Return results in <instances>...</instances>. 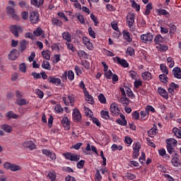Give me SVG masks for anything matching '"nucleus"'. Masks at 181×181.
<instances>
[{"mask_svg":"<svg viewBox=\"0 0 181 181\" xmlns=\"http://www.w3.org/2000/svg\"><path fill=\"white\" fill-rule=\"evenodd\" d=\"M134 151H136L139 152V149H141V143L137 142L134 144V146L133 147Z\"/></svg>","mask_w":181,"mask_h":181,"instance_id":"obj_63","label":"nucleus"},{"mask_svg":"<svg viewBox=\"0 0 181 181\" xmlns=\"http://www.w3.org/2000/svg\"><path fill=\"white\" fill-rule=\"evenodd\" d=\"M24 148H28L30 151L36 149V145L32 141H27L23 143Z\"/></svg>","mask_w":181,"mask_h":181,"instance_id":"obj_12","label":"nucleus"},{"mask_svg":"<svg viewBox=\"0 0 181 181\" xmlns=\"http://www.w3.org/2000/svg\"><path fill=\"white\" fill-rule=\"evenodd\" d=\"M112 71H111V70L107 71L105 73V76L106 77V78H107L108 80H111V78H112Z\"/></svg>","mask_w":181,"mask_h":181,"instance_id":"obj_51","label":"nucleus"},{"mask_svg":"<svg viewBox=\"0 0 181 181\" xmlns=\"http://www.w3.org/2000/svg\"><path fill=\"white\" fill-rule=\"evenodd\" d=\"M6 12L8 15H10L13 19L15 21H19V16L18 14H16V12L15 11V8H12L11 6L6 7Z\"/></svg>","mask_w":181,"mask_h":181,"instance_id":"obj_3","label":"nucleus"},{"mask_svg":"<svg viewBox=\"0 0 181 181\" xmlns=\"http://www.w3.org/2000/svg\"><path fill=\"white\" fill-rule=\"evenodd\" d=\"M63 39L66 40L67 42H71V34L69 32H64L62 33Z\"/></svg>","mask_w":181,"mask_h":181,"instance_id":"obj_26","label":"nucleus"},{"mask_svg":"<svg viewBox=\"0 0 181 181\" xmlns=\"http://www.w3.org/2000/svg\"><path fill=\"white\" fill-rule=\"evenodd\" d=\"M116 122L117 124H119V125H123L124 127L127 126V120H124V119H117L116 120Z\"/></svg>","mask_w":181,"mask_h":181,"instance_id":"obj_56","label":"nucleus"},{"mask_svg":"<svg viewBox=\"0 0 181 181\" xmlns=\"http://www.w3.org/2000/svg\"><path fill=\"white\" fill-rule=\"evenodd\" d=\"M110 112L115 115H119V108L118 107V105L112 103L110 105Z\"/></svg>","mask_w":181,"mask_h":181,"instance_id":"obj_11","label":"nucleus"},{"mask_svg":"<svg viewBox=\"0 0 181 181\" xmlns=\"http://www.w3.org/2000/svg\"><path fill=\"white\" fill-rule=\"evenodd\" d=\"M85 94L86 101H88L89 104H93V102L94 101L93 99V96L88 94V91H86V93L85 92Z\"/></svg>","mask_w":181,"mask_h":181,"instance_id":"obj_38","label":"nucleus"},{"mask_svg":"<svg viewBox=\"0 0 181 181\" xmlns=\"http://www.w3.org/2000/svg\"><path fill=\"white\" fill-rule=\"evenodd\" d=\"M29 19L31 23H37L40 19L39 18V13L33 11L30 13Z\"/></svg>","mask_w":181,"mask_h":181,"instance_id":"obj_4","label":"nucleus"},{"mask_svg":"<svg viewBox=\"0 0 181 181\" xmlns=\"http://www.w3.org/2000/svg\"><path fill=\"white\" fill-rule=\"evenodd\" d=\"M167 151L170 155H172V153H175V146H170V144L167 145Z\"/></svg>","mask_w":181,"mask_h":181,"instance_id":"obj_47","label":"nucleus"},{"mask_svg":"<svg viewBox=\"0 0 181 181\" xmlns=\"http://www.w3.org/2000/svg\"><path fill=\"white\" fill-rule=\"evenodd\" d=\"M129 74L133 80H136V72H135L134 71H130L129 72Z\"/></svg>","mask_w":181,"mask_h":181,"instance_id":"obj_62","label":"nucleus"},{"mask_svg":"<svg viewBox=\"0 0 181 181\" xmlns=\"http://www.w3.org/2000/svg\"><path fill=\"white\" fill-rule=\"evenodd\" d=\"M75 16L81 23H83V24L86 23V21L84 20V16H83V15L80 13H76Z\"/></svg>","mask_w":181,"mask_h":181,"instance_id":"obj_37","label":"nucleus"},{"mask_svg":"<svg viewBox=\"0 0 181 181\" xmlns=\"http://www.w3.org/2000/svg\"><path fill=\"white\" fill-rule=\"evenodd\" d=\"M62 77H64L65 80H67L68 77L70 81H73V80H74V72H73L71 70L69 71L68 73L66 71L62 74Z\"/></svg>","mask_w":181,"mask_h":181,"instance_id":"obj_10","label":"nucleus"},{"mask_svg":"<svg viewBox=\"0 0 181 181\" xmlns=\"http://www.w3.org/2000/svg\"><path fill=\"white\" fill-rule=\"evenodd\" d=\"M167 145H170L171 146H176L177 145V140L175 139H168L166 140Z\"/></svg>","mask_w":181,"mask_h":181,"instance_id":"obj_25","label":"nucleus"},{"mask_svg":"<svg viewBox=\"0 0 181 181\" xmlns=\"http://www.w3.org/2000/svg\"><path fill=\"white\" fill-rule=\"evenodd\" d=\"M72 117L76 122L81 121V114L80 113V110L77 108L73 110Z\"/></svg>","mask_w":181,"mask_h":181,"instance_id":"obj_7","label":"nucleus"},{"mask_svg":"<svg viewBox=\"0 0 181 181\" xmlns=\"http://www.w3.org/2000/svg\"><path fill=\"white\" fill-rule=\"evenodd\" d=\"M171 163L175 166V168H177L180 166V160L179 159V155L176 153L173 155V158L171 160Z\"/></svg>","mask_w":181,"mask_h":181,"instance_id":"obj_8","label":"nucleus"},{"mask_svg":"<svg viewBox=\"0 0 181 181\" xmlns=\"http://www.w3.org/2000/svg\"><path fill=\"white\" fill-rule=\"evenodd\" d=\"M173 132L174 133V134L175 135V136L177 138H179L180 139H181V133H180V130L176 127H174L173 129Z\"/></svg>","mask_w":181,"mask_h":181,"instance_id":"obj_40","label":"nucleus"},{"mask_svg":"<svg viewBox=\"0 0 181 181\" xmlns=\"http://www.w3.org/2000/svg\"><path fill=\"white\" fill-rule=\"evenodd\" d=\"M98 100L101 104H107V98H105L104 94L100 93L98 95Z\"/></svg>","mask_w":181,"mask_h":181,"instance_id":"obj_30","label":"nucleus"},{"mask_svg":"<svg viewBox=\"0 0 181 181\" xmlns=\"http://www.w3.org/2000/svg\"><path fill=\"white\" fill-rule=\"evenodd\" d=\"M42 69H45V70H50L52 66H50V62L47 61H44L42 64Z\"/></svg>","mask_w":181,"mask_h":181,"instance_id":"obj_34","label":"nucleus"},{"mask_svg":"<svg viewBox=\"0 0 181 181\" xmlns=\"http://www.w3.org/2000/svg\"><path fill=\"white\" fill-rule=\"evenodd\" d=\"M63 102L64 103L65 105H69V104H73L74 103V97L71 95H69L67 98H63Z\"/></svg>","mask_w":181,"mask_h":181,"instance_id":"obj_18","label":"nucleus"},{"mask_svg":"<svg viewBox=\"0 0 181 181\" xmlns=\"http://www.w3.org/2000/svg\"><path fill=\"white\" fill-rule=\"evenodd\" d=\"M26 46H28V41L26 40H23L20 42V47H18L20 52H23L25 50Z\"/></svg>","mask_w":181,"mask_h":181,"instance_id":"obj_23","label":"nucleus"},{"mask_svg":"<svg viewBox=\"0 0 181 181\" xmlns=\"http://www.w3.org/2000/svg\"><path fill=\"white\" fill-rule=\"evenodd\" d=\"M49 83H52V84H54L55 86H60L62 83V80L59 78H54L53 76H49L48 78Z\"/></svg>","mask_w":181,"mask_h":181,"instance_id":"obj_14","label":"nucleus"},{"mask_svg":"<svg viewBox=\"0 0 181 181\" xmlns=\"http://www.w3.org/2000/svg\"><path fill=\"white\" fill-rule=\"evenodd\" d=\"M35 36H42L43 33V30L40 28H37L35 31L33 32Z\"/></svg>","mask_w":181,"mask_h":181,"instance_id":"obj_50","label":"nucleus"},{"mask_svg":"<svg viewBox=\"0 0 181 181\" xmlns=\"http://www.w3.org/2000/svg\"><path fill=\"white\" fill-rule=\"evenodd\" d=\"M139 161L141 165H144V163H145V153H141V156L139 157Z\"/></svg>","mask_w":181,"mask_h":181,"instance_id":"obj_60","label":"nucleus"},{"mask_svg":"<svg viewBox=\"0 0 181 181\" xmlns=\"http://www.w3.org/2000/svg\"><path fill=\"white\" fill-rule=\"evenodd\" d=\"M10 32L16 37H19V33H22L23 30H22V27L18 25H12L9 28Z\"/></svg>","mask_w":181,"mask_h":181,"instance_id":"obj_1","label":"nucleus"},{"mask_svg":"<svg viewBox=\"0 0 181 181\" xmlns=\"http://www.w3.org/2000/svg\"><path fill=\"white\" fill-rule=\"evenodd\" d=\"M127 53H128L129 56H134V54H135V50L134 48H132V47H129L127 48Z\"/></svg>","mask_w":181,"mask_h":181,"instance_id":"obj_54","label":"nucleus"},{"mask_svg":"<svg viewBox=\"0 0 181 181\" xmlns=\"http://www.w3.org/2000/svg\"><path fill=\"white\" fill-rule=\"evenodd\" d=\"M123 37L125 40L131 43L132 42V38L131 37V34L127 30H123Z\"/></svg>","mask_w":181,"mask_h":181,"instance_id":"obj_22","label":"nucleus"},{"mask_svg":"<svg viewBox=\"0 0 181 181\" xmlns=\"http://www.w3.org/2000/svg\"><path fill=\"white\" fill-rule=\"evenodd\" d=\"M141 77L143 80H147L148 81H149V80L152 78V74H151V73L148 71H146L141 74Z\"/></svg>","mask_w":181,"mask_h":181,"instance_id":"obj_27","label":"nucleus"},{"mask_svg":"<svg viewBox=\"0 0 181 181\" xmlns=\"http://www.w3.org/2000/svg\"><path fill=\"white\" fill-rule=\"evenodd\" d=\"M163 40V38L162 37V35H157L156 37L154 38V42L156 45H160L162 43V41Z\"/></svg>","mask_w":181,"mask_h":181,"instance_id":"obj_31","label":"nucleus"},{"mask_svg":"<svg viewBox=\"0 0 181 181\" xmlns=\"http://www.w3.org/2000/svg\"><path fill=\"white\" fill-rule=\"evenodd\" d=\"M1 129L7 134H11L13 131V127L8 124H5L1 126Z\"/></svg>","mask_w":181,"mask_h":181,"instance_id":"obj_15","label":"nucleus"},{"mask_svg":"<svg viewBox=\"0 0 181 181\" xmlns=\"http://www.w3.org/2000/svg\"><path fill=\"white\" fill-rule=\"evenodd\" d=\"M19 56V52H18V49H14L10 52V54L8 55L9 59L11 60H15Z\"/></svg>","mask_w":181,"mask_h":181,"instance_id":"obj_19","label":"nucleus"},{"mask_svg":"<svg viewBox=\"0 0 181 181\" xmlns=\"http://www.w3.org/2000/svg\"><path fill=\"white\" fill-rule=\"evenodd\" d=\"M160 69L161 71L163 73H164V74H166V75L169 74V69L165 64H161L160 65Z\"/></svg>","mask_w":181,"mask_h":181,"instance_id":"obj_32","label":"nucleus"},{"mask_svg":"<svg viewBox=\"0 0 181 181\" xmlns=\"http://www.w3.org/2000/svg\"><path fill=\"white\" fill-rule=\"evenodd\" d=\"M42 55L45 58L46 60H50V51H42Z\"/></svg>","mask_w":181,"mask_h":181,"instance_id":"obj_44","label":"nucleus"},{"mask_svg":"<svg viewBox=\"0 0 181 181\" xmlns=\"http://www.w3.org/2000/svg\"><path fill=\"white\" fill-rule=\"evenodd\" d=\"M113 60H115V62H117V63L119 64H120V66H122V67H129V64H128V62H127V60L124 59H120L119 57H116L115 58H113Z\"/></svg>","mask_w":181,"mask_h":181,"instance_id":"obj_9","label":"nucleus"},{"mask_svg":"<svg viewBox=\"0 0 181 181\" xmlns=\"http://www.w3.org/2000/svg\"><path fill=\"white\" fill-rule=\"evenodd\" d=\"M52 22L55 26H62L63 22L57 18H52Z\"/></svg>","mask_w":181,"mask_h":181,"instance_id":"obj_35","label":"nucleus"},{"mask_svg":"<svg viewBox=\"0 0 181 181\" xmlns=\"http://www.w3.org/2000/svg\"><path fill=\"white\" fill-rule=\"evenodd\" d=\"M62 124L64 128H66V129H70V122H69V118L67 117H63Z\"/></svg>","mask_w":181,"mask_h":181,"instance_id":"obj_21","label":"nucleus"},{"mask_svg":"<svg viewBox=\"0 0 181 181\" xmlns=\"http://www.w3.org/2000/svg\"><path fill=\"white\" fill-rule=\"evenodd\" d=\"M124 177H127L129 180H134L136 179V176L131 173H126L124 174Z\"/></svg>","mask_w":181,"mask_h":181,"instance_id":"obj_39","label":"nucleus"},{"mask_svg":"<svg viewBox=\"0 0 181 181\" xmlns=\"http://www.w3.org/2000/svg\"><path fill=\"white\" fill-rule=\"evenodd\" d=\"M170 28V35H172L173 33H175L176 32V25L173 23H170L169 25Z\"/></svg>","mask_w":181,"mask_h":181,"instance_id":"obj_49","label":"nucleus"},{"mask_svg":"<svg viewBox=\"0 0 181 181\" xmlns=\"http://www.w3.org/2000/svg\"><path fill=\"white\" fill-rule=\"evenodd\" d=\"M84 163H86V161L83 160H80L77 163L76 166L78 169H83V167L84 166Z\"/></svg>","mask_w":181,"mask_h":181,"instance_id":"obj_58","label":"nucleus"},{"mask_svg":"<svg viewBox=\"0 0 181 181\" xmlns=\"http://www.w3.org/2000/svg\"><path fill=\"white\" fill-rule=\"evenodd\" d=\"M21 166L16 164L11 163V167L10 168V170H11V172H18V170H21Z\"/></svg>","mask_w":181,"mask_h":181,"instance_id":"obj_42","label":"nucleus"},{"mask_svg":"<svg viewBox=\"0 0 181 181\" xmlns=\"http://www.w3.org/2000/svg\"><path fill=\"white\" fill-rule=\"evenodd\" d=\"M158 15H164L166 18H169V12L165 9L160 8L158 10Z\"/></svg>","mask_w":181,"mask_h":181,"instance_id":"obj_36","label":"nucleus"},{"mask_svg":"<svg viewBox=\"0 0 181 181\" xmlns=\"http://www.w3.org/2000/svg\"><path fill=\"white\" fill-rule=\"evenodd\" d=\"M43 155H45L48 158H50L52 160H56V154L52 153L50 151L47 149L42 150Z\"/></svg>","mask_w":181,"mask_h":181,"instance_id":"obj_13","label":"nucleus"},{"mask_svg":"<svg viewBox=\"0 0 181 181\" xmlns=\"http://www.w3.org/2000/svg\"><path fill=\"white\" fill-rule=\"evenodd\" d=\"M64 155L66 159H69V160H72L74 162H78V160H80V156L77 154H73L71 153H65Z\"/></svg>","mask_w":181,"mask_h":181,"instance_id":"obj_5","label":"nucleus"},{"mask_svg":"<svg viewBox=\"0 0 181 181\" xmlns=\"http://www.w3.org/2000/svg\"><path fill=\"white\" fill-rule=\"evenodd\" d=\"M135 22V14L133 13H129L127 16V23H128V26L129 29L134 26V23Z\"/></svg>","mask_w":181,"mask_h":181,"instance_id":"obj_6","label":"nucleus"},{"mask_svg":"<svg viewBox=\"0 0 181 181\" xmlns=\"http://www.w3.org/2000/svg\"><path fill=\"white\" fill-rule=\"evenodd\" d=\"M149 111H151V112H155L156 110H155V108L153 107H152L151 105H147L146 107V112L148 114V115L149 114Z\"/></svg>","mask_w":181,"mask_h":181,"instance_id":"obj_55","label":"nucleus"},{"mask_svg":"<svg viewBox=\"0 0 181 181\" xmlns=\"http://www.w3.org/2000/svg\"><path fill=\"white\" fill-rule=\"evenodd\" d=\"M55 111L58 113H60V112H63V111H64V110H63V108L62 107V106L60 105H57L55 107Z\"/></svg>","mask_w":181,"mask_h":181,"instance_id":"obj_64","label":"nucleus"},{"mask_svg":"<svg viewBox=\"0 0 181 181\" xmlns=\"http://www.w3.org/2000/svg\"><path fill=\"white\" fill-rule=\"evenodd\" d=\"M6 117L11 119V118H13V119H18V116L16 114H14L13 112L9 111L6 113Z\"/></svg>","mask_w":181,"mask_h":181,"instance_id":"obj_29","label":"nucleus"},{"mask_svg":"<svg viewBox=\"0 0 181 181\" xmlns=\"http://www.w3.org/2000/svg\"><path fill=\"white\" fill-rule=\"evenodd\" d=\"M88 33L91 36V37H93V39H95V33L91 27L88 28Z\"/></svg>","mask_w":181,"mask_h":181,"instance_id":"obj_61","label":"nucleus"},{"mask_svg":"<svg viewBox=\"0 0 181 181\" xmlns=\"http://www.w3.org/2000/svg\"><path fill=\"white\" fill-rule=\"evenodd\" d=\"M20 71L22 73H26V64L22 63L19 65Z\"/></svg>","mask_w":181,"mask_h":181,"instance_id":"obj_52","label":"nucleus"},{"mask_svg":"<svg viewBox=\"0 0 181 181\" xmlns=\"http://www.w3.org/2000/svg\"><path fill=\"white\" fill-rule=\"evenodd\" d=\"M16 104H17V105H20V106L26 105L27 102H26V100H25L23 98L17 99L16 102Z\"/></svg>","mask_w":181,"mask_h":181,"instance_id":"obj_45","label":"nucleus"},{"mask_svg":"<svg viewBox=\"0 0 181 181\" xmlns=\"http://www.w3.org/2000/svg\"><path fill=\"white\" fill-rule=\"evenodd\" d=\"M159 78L160 80V82L164 83L165 84H166V83H168V80H169V78H168L165 74H160L159 76Z\"/></svg>","mask_w":181,"mask_h":181,"instance_id":"obj_41","label":"nucleus"},{"mask_svg":"<svg viewBox=\"0 0 181 181\" xmlns=\"http://www.w3.org/2000/svg\"><path fill=\"white\" fill-rule=\"evenodd\" d=\"M119 102L123 104V105H128L129 104V100L127 98V96H123L120 98Z\"/></svg>","mask_w":181,"mask_h":181,"instance_id":"obj_43","label":"nucleus"},{"mask_svg":"<svg viewBox=\"0 0 181 181\" xmlns=\"http://www.w3.org/2000/svg\"><path fill=\"white\" fill-rule=\"evenodd\" d=\"M78 56L80 57V59H88V54L83 50L78 51Z\"/></svg>","mask_w":181,"mask_h":181,"instance_id":"obj_24","label":"nucleus"},{"mask_svg":"<svg viewBox=\"0 0 181 181\" xmlns=\"http://www.w3.org/2000/svg\"><path fill=\"white\" fill-rule=\"evenodd\" d=\"M173 74L175 78H181V69L179 66L175 67L173 69Z\"/></svg>","mask_w":181,"mask_h":181,"instance_id":"obj_16","label":"nucleus"},{"mask_svg":"<svg viewBox=\"0 0 181 181\" xmlns=\"http://www.w3.org/2000/svg\"><path fill=\"white\" fill-rule=\"evenodd\" d=\"M90 19H92V21L94 22L95 26H97L98 25V18H97V16H95V15L91 13Z\"/></svg>","mask_w":181,"mask_h":181,"instance_id":"obj_53","label":"nucleus"},{"mask_svg":"<svg viewBox=\"0 0 181 181\" xmlns=\"http://www.w3.org/2000/svg\"><path fill=\"white\" fill-rule=\"evenodd\" d=\"M153 9V6H152V3L147 4L146 6V11L144 13V15H149L151 13V11Z\"/></svg>","mask_w":181,"mask_h":181,"instance_id":"obj_28","label":"nucleus"},{"mask_svg":"<svg viewBox=\"0 0 181 181\" xmlns=\"http://www.w3.org/2000/svg\"><path fill=\"white\" fill-rule=\"evenodd\" d=\"M158 129L156 127V124H153V127L152 129L148 131V135L150 136V138H153L155 135H156Z\"/></svg>","mask_w":181,"mask_h":181,"instance_id":"obj_20","label":"nucleus"},{"mask_svg":"<svg viewBox=\"0 0 181 181\" xmlns=\"http://www.w3.org/2000/svg\"><path fill=\"white\" fill-rule=\"evenodd\" d=\"M124 88L128 97H134V93L132 92V90H131V88L127 86H125Z\"/></svg>","mask_w":181,"mask_h":181,"instance_id":"obj_48","label":"nucleus"},{"mask_svg":"<svg viewBox=\"0 0 181 181\" xmlns=\"http://www.w3.org/2000/svg\"><path fill=\"white\" fill-rule=\"evenodd\" d=\"M58 16L61 18V19H64V21H65L66 22L69 21V19L67 18V16H66V14H64V13L63 12H59Z\"/></svg>","mask_w":181,"mask_h":181,"instance_id":"obj_59","label":"nucleus"},{"mask_svg":"<svg viewBox=\"0 0 181 181\" xmlns=\"http://www.w3.org/2000/svg\"><path fill=\"white\" fill-rule=\"evenodd\" d=\"M140 39L143 43H151L152 40H153V35L151 33L143 34L141 35Z\"/></svg>","mask_w":181,"mask_h":181,"instance_id":"obj_2","label":"nucleus"},{"mask_svg":"<svg viewBox=\"0 0 181 181\" xmlns=\"http://www.w3.org/2000/svg\"><path fill=\"white\" fill-rule=\"evenodd\" d=\"M158 91L160 95L165 98V100H168V98H169V95L168 94V91H166V90L162 88L161 87H159L158 88Z\"/></svg>","mask_w":181,"mask_h":181,"instance_id":"obj_17","label":"nucleus"},{"mask_svg":"<svg viewBox=\"0 0 181 181\" xmlns=\"http://www.w3.org/2000/svg\"><path fill=\"white\" fill-rule=\"evenodd\" d=\"M68 49H69V50H71V52H76V47H74V45L70 42H66V43Z\"/></svg>","mask_w":181,"mask_h":181,"instance_id":"obj_57","label":"nucleus"},{"mask_svg":"<svg viewBox=\"0 0 181 181\" xmlns=\"http://www.w3.org/2000/svg\"><path fill=\"white\" fill-rule=\"evenodd\" d=\"M100 115H102V118L105 119H110V112L108 111L102 110L100 112Z\"/></svg>","mask_w":181,"mask_h":181,"instance_id":"obj_33","label":"nucleus"},{"mask_svg":"<svg viewBox=\"0 0 181 181\" xmlns=\"http://www.w3.org/2000/svg\"><path fill=\"white\" fill-rule=\"evenodd\" d=\"M132 2V7L136 9V12H139V11H141V6L138 5V4H136L135 0H133Z\"/></svg>","mask_w":181,"mask_h":181,"instance_id":"obj_46","label":"nucleus"}]
</instances>
